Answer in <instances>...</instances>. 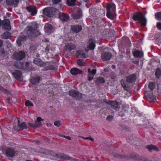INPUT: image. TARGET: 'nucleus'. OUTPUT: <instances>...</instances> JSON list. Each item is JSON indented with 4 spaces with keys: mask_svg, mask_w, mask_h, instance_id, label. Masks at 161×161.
Instances as JSON below:
<instances>
[{
    "mask_svg": "<svg viewBox=\"0 0 161 161\" xmlns=\"http://www.w3.org/2000/svg\"><path fill=\"white\" fill-rule=\"evenodd\" d=\"M38 25L36 24L32 25L31 26H28L25 30V32L29 36H35L39 34V32L36 29Z\"/></svg>",
    "mask_w": 161,
    "mask_h": 161,
    "instance_id": "1",
    "label": "nucleus"
},
{
    "mask_svg": "<svg viewBox=\"0 0 161 161\" xmlns=\"http://www.w3.org/2000/svg\"><path fill=\"white\" fill-rule=\"evenodd\" d=\"M58 11V10L53 7H49L45 8L42 11V13L44 14L51 17L55 13Z\"/></svg>",
    "mask_w": 161,
    "mask_h": 161,
    "instance_id": "2",
    "label": "nucleus"
},
{
    "mask_svg": "<svg viewBox=\"0 0 161 161\" xmlns=\"http://www.w3.org/2000/svg\"><path fill=\"white\" fill-rule=\"evenodd\" d=\"M69 94L70 96L78 99H80L83 97L82 93L74 90H71L69 91Z\"/></svg>",
    "mask_w": 161,
    "mask_h": 161,
    "instance_id": "3",
    "label": "nucleus"
},
{
    "mask_svg": "<svg viewBox=\"0 0 161 161\" xmlns=\"http://www.w3.org/2000/svg\"><path fill=\"white\" fill-rule=\"evenodd\" d=\"M25 53L23 51H20L19 53H16L13 54L14 59L18 60L23 59L25 57Z\"/></svg>",
    "mask_w": 161,
    "mask_h": 161,
    "instance_id": "4",
    "label": "nucleus"
},
{
    "mask_svg": "<svg viewBox=\"0 0 161 161\" xmlns=\"http://www.w3.org/2000/svg\"><path fill=\"white\" fill-rule=\"evenodd\" d=\"M44 30L45 32L48 34L52 33L54 31L53 27L52 25L49 24H45L44 27Z\"/></svg>",
    "mask_w": 161,
    "mask_h": 161,
    "instance_id": "5",
    "label": "nucleus"
},
{
    "mask_svg": "<svg viewBox=\"0 0 161 161\" xmlns=\"http://www.w3.org/2000/svg\"><path fill=\"white\" fill-rule=\"evenodd\" d=\"M95 41L93 39H91L89 40L88 45L87 46V48L85 49L86 52H88L89 49H93L95 47Z\"/></svg>",
    "mask_w": 161,
    "mask_h": 161,
    "instance_id": "6",
    "label": "nucleus"
},
{
    "mask_svg": "<svg viewBox=\"0 0 161 161\" xmlns=\"http://www.w3.org/2000/svg\"><path fill=\"white\" fill-rule=\"evenodd\" d=\"M27 9L32 16L35 15L37 12L36 8L34 6H30L27 8Z\"/></svg>",
    "mask_w": 161,
    "mask_h": 161,
    "instance_id": "7",
    "label": "nucleus"
},
{
    "mask_svg": "<svg viewBox=\"0 0 161 161\" xmlns=\"http://www.w3.org/2000/svg\"><path fill=\"white\" fill-rule=\"evenodd\" d=\"M10 21L8 19L4 20L3 22V28L7 30H10L11 29V26L10 25Z\"/></svg>",
    "mask_w": 161,
    "mask_h": 161,
    "instance_id": "8",
    "label": "nucleus"
},
{
    "mask_svg": "<svg viewBox=\"0 0 161 161\" xmlns=\"http://www.w3.org/2000/svg\"><path fill=\"white\" fill-rule=\"evenodd\" d=\"M5 153L7 156L12 157L14 156L16 152L14 149L10 148H8L6 149Z\"/></svg>",
    "mask_w": 161,
    "mask_h": 161,
    "instance_id": "9",
    "label": "nucleus"
},
{
    "mask_svg": "<svg viewBox=\"0 0 161 161\" xmlns=\"http://www.w3.org/2000/svg\"><path fill=\"white\" fill-rule=\"evenodd\" d=\"M133 19L136 21H138L141 23V13L140 12H136L134 13L133 16Z\"/></svg>",
    "mask_w": 161,
    "mask_h": 161,
    "instance_id": "10",
    "label": "nucleus"
},
{
    "mask_svg": "<svg viewBox=\"0 0 161 161\" xmlns=\"http://www.w3.org/2000/svg\"><path fill=\"white\" fill-rule=\"evenodd\" d=\"M21 0H7L6 3L8 5L17 6Z\"/></svg>",
    "mask_w": 161,
    "mask_h": 161,
    "instance_id": "11",
    "label": "nucleus"
},
{
    "mask_svg": "<svg viewBox=\"0 0 161 161\" xmlns=\"http://www.w3.org/2000/svg\"><path fill=\"white\" fill-rule=\"evenodd\" d=\"M112 57V54L110 53H105L102 55L101 57L103 60H107L110 59Z\"/></svg>",
    "mask_w": 161,
    "mask_h": 161,
    "instance_id": "12",
    "label": "nucleus"
},
{
    "mask_svg": "<svg viewBox=\"0 0 161 161\" xmlns=\"http://www.w3.org/2000/svg\"><path fill=\"white\" fill-rule=\"evenodd\" d=\"M59 17L63 21H67L69 18V15L65 14L60 13Z\"/></svg>",
    "mask_w": 161,
    "mask_h": 161,
    "instance_id": "13",
    "label": "nucleus"
},
{
    "mask_svg": "<svg viewBox=\"0 0 161 161\" xmlns=\"http://www.w3.org/2000/svg\"><path fill=\"white\" fill-rule=\"evenodd\" d=\"M116 6L114 4H108L107 7V12H114L115 11Z\"/></svg>",
    "mask_w": 161,
    "mask_h": 161,
    "instance_id": "14",
    "label": "nucleus"
},
{
    "mask_svg": "<svg viewBox=\"0 0 161 161\" xmlns=\"http://www.w3.org/2000/svg\"><path fill=\"white\" fill-rule=\"evenodd\" d=\"M70 73L73 75H76L78 74H81L82 71L77 68H74L70 70Z\"/></svg>",
    "mask_w": 161,
    "mask_h": 161,
    "instance_id": "15",
    "label": "nucleus"
},
{
    "mask_svg": "<svg viewBox=\"0 0 161 161\" xmlns=\"http://www.w3.org/2000/svg\"><path fill=\"white\" fill-rule=\"evenodd\" d=\"M27 37L26 36L23 35L19 37L17 40V42L19 46H21V42L26 40Z\"/></svg>",
    "mask_w": 161,
    "mask_h": 161,
    "instance_id": "16",
    "label": "nucleus"
},
{
    "mask_svg": "<svg viewBox=\"0 0 161 161\" xmlns=\"http://www.w3.org/2000/svg\"><path fill=\"white\" fill-rule=\"evenodd\" d=\"M65 47L68 51H71L75 49L76 48L75 45L72 43H68L65 46Z\"/></svg>",
    "mask_w": 161,
    "mask_h": 161,
    "instance_id": "17",
    "label": "nucleus"
},
{
    "mask_svg": "<svg viewBox=\"0 0 161 161\" xmlns=\"http://www.w3.org/2000/svg\"><path fill=\"white\" fill-rule=\"evenodd\" d=\"M82 29L81 25L73 26L71 27V30L74 32L77 33L80 31Z\"/></svg>",
    "mask_w": 161,
    "mask_h": 161,
    "instance_id": "18",
    "label": "nucleus"
},
{
    "mask_svg": "<svg viewBox=\"0 0 161 161\" xmlns=\"http://www.w3.org/2000/svg\"><path fill=\"white\" fill-rule=\"evenodd\" d=\"M76 54L81 58H86L88 57L87 54L84 53V51L81 50L78 51L76 52Z\"/></svg>",
    "mask_w": 161,
    "mask_h": 161,
    "instance_id": "19",
    "label": "nucleus"
},
{
    "mask_svg": "<svg viewBox=\"0 0 161 161\" xmlns=\"http://www.w3.org/2000/svg\"><path fill=\"white\" fill-rule=\"evenodd\" d=\"M136 76L135 74H132L127 78V81L129 83H131L136 80Z\"/></svg>",
    "mask_w": 161,
    "mask_h": 161,
    "instance_id": "20",
    "label": "nucleus"
},
{
    "mask_svg": "<svg viewBox=\"0 0 161 161\" xmlns=\"http://www.w3.org/2000/svg\"><path fill=\"white\" fill-rule=\"evenodd\" d=\"M147 148L150 152H152L153 150H155L156 151H159L158 148L155 145H148L147 146Z\"/></svg>",
    "mask_w": 161,
    "mask_h": 161,
    "instance_id": "21",
    "label": "nucleus"
},
{
    "mask_svg": "<svg viewBox=\"0 0 161 161\" xmlns=\"http://www.w3.org/2000/svg\"><path fill=\"white\" fill-rule=\"evenodd\" d=\"M34 63L35 64L41 67H43L44 66V63L38 58H35L34 60Z\"/></svg>",
    "mask_w": 161,
    "mask_h": 161,
    "instance_id": "22",
    "label": "nucleus"
},
{
    "mask_svg": "<svg viewBox=\"0 0 161 161\" xmlns=\"http://www.w3.org/2000/svg\"><path fill=\"white\" fill-rule=\"evenodd\" d=\"M40 80V77L37 76L32 78L31 80V82L34 84H36L39 83Z\"/></svg>",
    "mask_w": 161,
    "mask_h": 161,
    "instance_id": "23",
    "label": "nucleus"
},
{
    "mask_svg": "<svg viewBox=\"0 0 161 161\" xmlns=\"http://www.w3.org/2000/svg\"><path fill=\"white\" fill-rule=\"evenodd\" d=\"M13 74L15 78L19 80L21 76V72L19 70H15L13 73Z\"/></svg>",
    "mask_w": 161,
    "mask_h": 161,
    "instance_id": "24",
    "label": "nucleus"
},
{
    "mask_svg": "<svg viewBox=\"0 0 161 161\" xmlns=\"http://www.w3.org/2000/svg\"><path fill=\"white\" fill-rule=\"evenodd\" d=\"M44 119H42L40 117H38L37 118L36 120L35 121V125L36 128L37 127H39L42 125V124L41 121H43Z\"/></svg>",
    "mask_w": 161,
    "mask_h": 161,
    "instance_id": "25",
    "label": "nucleus"
},
{
    "mask_svg": "<svg viewBox=\"0 0 161 161\" xmlns=\"http://www.w3.org/2000/svg\"><path fill=\"white\" fill-rule=\"evenodd\" d=\"M96 73V71L95 69H93L92 70V73L89 74L88 80L89 81L91 80L93 78L94 75Z\"/></svg>",
    "mask_w": 161,
    "mask_h": 161,
    "instance_id": "26",
    "label": "nucleus"
},
{
    "mask_svg": "<svg viewBox=\"0 0 161 161\" xmlns=\"http://www.w3.org/2000/svg\"><path fill=\"white\" fill-rule=\"evenodd\" d=\"M110 104L114 108L115 110H117V108H119V104L116 102L111 101L110 102Z\"/></svg>",
    "mask_w": 161,
    "mask_h": 161,
    "instance_id": "27",
    "label": "nucleus"
},
{
    "mask_svg": "<svg viewBox=\"0 0 161 161\" xmlns=\"http://www.w3.org/2000/svg\"><path fill=\"white\" fill-rule=\"evenodd\" d=\"M10 36V33L8 31H6L2 34V38L7 39L9 38Z\"/></svg>",
    "mask_w": 161,
    "mask_h": 161,
    "instance_id": "28",
    "label": "nucleus"
},
{
    "mask_svg": "<svg viewBox=\"0 0 161 161\" xmlns=\"http://www.w3.org/2000/svg\"><path fill=\"white\" fill-rule=\"evenodd\" d=\"M18 126L19 130H22L24 129L27 128V126L25 123L23 122L21 124L18 125Z\"/></svg>",
    "mask_w": 161,
    "mask_h": 161,
    "instance_id": "29",
    "label": "nucleus"
},
{
    "mask_svg": "<svg viewBox=\"0 0 161 161\" xmlns=\"http://www.w3.org/2000/svg\"><path fill=\"white\" fill-rule=\"evenodd\" d=\"M76 0H67V4L69 6H74Z\"/></svg>",
    "mask_w": 161,
    "mask_h": 161,
    "instance_id": "30",
    "label": "nucleus"
},
{
    "mask_svg": "<svg viewBox=\"0 0 161 161\" xmlns=\"http://www.w3.org/2000/svg\"><path fill=\"white\" fill-rule=\"evenodd\" d=\"M133 53L135 57L140 58L141 53L140 51L135 50L133 52Z\"/></svg>",
    "mask_w": 161,
    "mask_h": 161,
    "instance_id": "31",
    "label": "nucleus"
},
{
    "mask_svg": "<svg viewBox=\"0 0 161 161\" xmlns=\"http://www.w3.org/2000/svg\"><path fill=\"white\" fill-rule=\"evenodd\" d=\"M147 23L146 19L144 16L142 15V26H145L146 25Z\"/></svg>",
    "mask_w": 161,
    "mask_h": 161,
    "instance_id": "32",
    "label": "nucleus"
},
{
    "mask_svg": "<svg viewBox=\"0 0 161 161\" xmlns=\"http://www.w3.org/2000/svg\"><path fill=\"white\" fill-rule=\"evenodd\" d=\"M155 16L157 20L161 21V12L156 13L155 14Z\"/></svg>",
    "mask_w": 161,
    "mask_h": 161,
    "instance_id": "33",
    "label": "nucleus"
},
{
    "mask_svg": "<svg viewBox=\"0 0 161 161\" xmlns=\"http://www.w3.org/2000/svg\"><path fill=\"white\" fill-rule=\"evenodd\" d=\"M155 40L158 42H161V35L159 34H156L155 36Z\"/></svg>",
    "mask_w": 161,
    "mask_h": 161,
    "instance_id": "34",
    "label": "nucleus"
},
{
    "mask_svg": "<svg viewBox=\"0 0 161 161\" xmlns=\"http://www.w3.org/2000/svg\"><path fill=\"white\" fill-rule=\"evenodd\" d=\"M155 75L157 78H159L161 75V71L159 69H158L155 72Z\"/></svg>",
    "mask_w": 161,
    "mask_h": 161,
    "instance_id": "35",
    "label": "nucleus"
},
{
    "mask_svg": "<svg viewBox=\"0 0 161 161\" xmlns=\"http://www.w3.org/2000/svg\"><path fill=\"white\" fill-rule=\"evenodd\" d=\"M156 87L155 84L153 82H150L148 85V87L150 89L153 90Z\"/></svg>",
    "mask_w": 161,
    "mask_h": 161,
    "instance_id": "36",
    "label": "nucleus"
},
{
    "mask_svg": "<svg viewBox=\"0 0 161 161\" xmlns=\"http://www.w3.org/2000/svg\"><path fill=\"white\" fill-rule=\"evenodd\" d=\"M112 12L108 11L107 12V17L111 19H113L114 18V15L112 14Z\"/></svg>",
    "mask_w": 161,
    "mask_h": 161,
    "instance_id": "37",
    "label": "nucleus"
},
{
    "mask_svg": "<svg viewBox=\"0 0 161 161\" xmlns=\"http://www.w3.org/2000/svg\"><path fill=\"white\" fill-rule=\"evenodd\" d=\"M25 106L27 107H29V106H33V103L31 101L28 100H26V101L25 103Z\"/></svg>",
    "mask_w": 161,
    "mask_h": 161,
    "instance_id": "38",
    "label": "nucleus"
},
{
    "mask_svg": "<svg viewBox=\"0 0 161 161\" xmlns=\"http://www.w3.org/2000/svg\"><path fill=\"white\" fill-rule=\"evenodd\" d=\"M62 158L64 159H69L70 160H72L73 159V158H72L70 157L69 156L65 154H63L62 155Z\"/></svg>",
    "mask_w": 161,
    "mask_h": 161,
    "instance_id": "39",
    "label": "nucleus"
},
{
    "mask_svg": "<svg viewBox=\"0 0 161 161\" xmlns=\"http://www.w3.org/2000/svg\"><path fill=\"white\" fill-rule=\"evenodd\" d=\"M121 84L122 86L125 90H127L128 89V88L127 86L125 84L124 81V80H121Z\"/></svg>",
    "mask_w": 161,
    "mask_h": 161,
    "instance_id": "40",
    "label": "nucleus"
},
{
    "mask_svg": "<svg viewBox=\"0 0 161 161\" xmlns=\"http://www.w3.org/2000/svg\"><path fill=\"white\" fill-rule=\"evenodd\" d=\"M82 16V14L80 12L79 13L75 14L74 16V18L75 19H79Z\"/></svg>",
    "mask_w": 161,
    "mask_h": 161,
    "instance_id": "41",
    "label": "nucleus"
},
{
    "mask_svg": "<svg viewBox=\"0 0 161 161\" xmlns=\"http://www.w3.org/2000/svg\"><path fill=\"white\" fill-rule=\"evenodd\" d=\"M77 64L80 66H83L84 65V63L83 62V61L80 59H78L77 61Z\"/></svg>",
    "mask_w": 161,
    "mask_h": 161,
    "instance_id": "42",
    "label": "nucleus"
},
{
    "mask_svg": "<svg viewBox=\"0 0 161 161\" xmlns=\"http://www.w3.org/2000/svg\"><path fill=\"white\" fill-rule=\"evenodd\" d=\"M97 80L98 82L101 83H103L105 82L104 79L102 77H99L97 79Z\"/></svg>",
    "mask_w": 161,
    "mask_h": 161,
    "instance_id": "43",
    "label": "nucleus"
},
{
    "mask_svg": "<svg viewBox=\"0 0 161 161\" xmlns=\"http://www.w3.org/2000/svg\"><path fill=\"white\" fill-rule=\"evenodd\" d=\"M15 65L18 68H21L23 66V64L20 62H19V63L15 64Z\"/></svg>",
    "mask_w": 161,
    "mask_h": 161,
    "instance_id": "44",
    "label": "nucleus"
},
{
    "mask_svg": "<svg viewBox=\"0 0 161 161\" xmlns=\"http://www.w3.org/2000/svg\"><path fill=\"white\" fill-rule=\"evenodd\" d=\"M54 125L57 127H59L62 124L61 122L59 121H56L54 122Z\"/></svg>",
    "mask_w": 161,
    "mask_h": 161,
    "instance_id": "45",
    "label": "nucleus"
},
{
    "mask_svg": "<svg viewBox=\"0 0 161 161\" xmlns=\"http://www.w3.org/2000/svg\"><path fill=\"white\" fill-rule=\"evenodd\" d=\"M149 97L150 99L152 101L154 102L156 100V97L155 96H150Z\"/></svg>",
    "mask_w": 161,
    "mask_h": 161,
    "instance_id": "46",
    "label": "nucleus"
},
{
    "mask_svg": "<svg viewBox=\"0 0 161 161\" xmlns=\"http://www.w3.org/2000/svg\"><path fill=\"white\" fill-rule=\"evenodd\" d=\"M113 119V117L112 116L109 115L107 118V120L109 121H111Z\"/></svg>",
    "mask_w": 161,
    "mask_h": 161,
    "instance_id": "47",
    "label": "nucleus"
},
{
    "mask_svg": "<svg viewBox=\"0 0 161 161\" xmlns=\"http://www.w3.org/2000/svg\"><path fill=\"white\" fill-rule=\"evenodd\" d=\"M82 138L85 140H89L91 141H94V140L92 138L90 137H82Z\"/></svg>",
    "mask_w": 161,
    "mask_h": 161,
    "instance_id": "48",
    "label": "nucleus"
},
{
    "mask_svg": "<svg viewBox=\"0 0 161 161\" xmlns=\"http://www.w3.org/2000/svg\"><path fill=\"white\" fill-rule=\"evenodd\" d=\"M145 122L146 123V124L145 125H146V126L148 128L150 127V124L148 122V121L146 120L145 121Z\"/></svg>",
    "mask_w": 161,
    "mask_h": 161,
    "instance_id": "49",
    "label": "nucleus"
},
{
    "mask_svg": "<svg viewBox=\"0 0 161 161\" xmlns=\"http://www.w3.org/2000/svg\"><path fill=\"white\" fill-rule=\"evenodd\" d=\"M53 3L54 4H57L59 3L61 1V0H52Z\"/></svg>",
    "mask_w": 161,
    "mask_h": 161,
    "instance_id": "50",
    "label": "nucleus"
},
{
    "mask_svg": "<svg viewBox=\"0 0 161 161\" xmlns=\"http://www.w3.org/2000/svg\"><path fill=\"white\" fill-rule=\"evenodd\" d=\"M157 27L158 29L161 30V23H158L157 24Z\"/></svg>",
    "mask_w": 161,
    "mask_h": 161,
    "instance_id": "51",
    "label": "nucleus"
},
{
    "mask_svg": "<svg viewBox=\"0 0 161 161\" xmlns=\"http://www.w3.org/2000/svg\"><path fill=\"white\" fill-rule=\"evenodd\" d=\"M28 124L29 125L32 127H33L34 128H36V126H35V125H33V124H32L31 123H28Z\"/></svg>",
    "mask_w": 161,
    "mask_h": 161,
    "instance_id": "52",
    "label": "nucleus"
},
{
    "mask_svg": "<svg viewBox=\"0 0 161 161\" xmlns=\"http://www.w3.org/2000/svg\"><path fill=\"white\" fill-rule=\"evenodd\" d=\"M149 159L147 158H145V157L142 158V161H149Z\"/></svg>",
    "mask_w": 161,
    "mask_h": 161,
    "instance_id": "53",
    "label": "nucleus"
},
{
    "mask_svg": "<svg viewBox=\"0 0 161 161\" xmlns=\"http://www.w3.org/2000/svg\"><path fill=\"white\" fill-rule=\"evenodd\" d=\"M63 137L64 138H65L67 139H68L69 140H71L70 137L69 136H63Z\"/></svg>",
    "mask_w": 161,
    "mask_h": 161,
    "instance_id": "54",
    "label": "nucleus"
},
{
    "mask_svg": "<svg viewBox=\"0 0 161 161\" xmlns=\"http://www.w3.org/2000/svg\"><path fill=\"white\" fill-rule=\"evenodd\" d=\"M48 50H49L48 48V47H47L45 48V52L46 53H47L48 51Z\"/></svg>",
    "mask_w": 161,
    "mask_h": 161,
    "instance_id": "55",
    "label": "nucleus"
},
{
    "mask_svg": "<svg viewBox=\"0 0 161 161\" xmlns=\"http://www.w3.org/2000/svg\"><path fill=\"white\" fill-rule=\"evenodd\" d=\"M0 90L2 91H4V89L2 86H0Z\"/></svg>",
    "mask_w": 161,
    "mask_h": 161,
    "instance_id": "56",
    "label": "nucleus"
},
{
    "mask_svg": "<svg viewBox=\"0 0 161 161\" xmlns=\"http://www.w3.org/2000/svg\"><path fill=\"white\" fill-rule=\"evenodd\" d=\"M92 71H91V69H88V72L89 74L92 73Z\"/></svg>",
    "mask_w": 161,
    "mask_h": 161,
    "instance_id": "57",
    "label": "nucleus"
},
{
    "mask_svg": "<svg viewBox=\"0 0 161 161\" xmlns=\"http://www.w3.org/2000/svg\"><path fill=\"white\" fill-rule=\"evenodd\" d=\"M2 44L3 42L1 40H0V47L2 46Z\"/></svg>",
    "mask_w": 161,
    "mask_h": 161,
    "instance_id": "58",
    "label": "nucleus"
},
{
    "mask_svg": "<svg viewBox=\"0 0 161 161\" xmlns=\"http://www.w3.org/2000/svg\"><path fill=\"white\" fill-rule=\"evenodd\" d=\"M14 130H18V129L17 128V127L15 126H14Z\"/></svg>",
    "mask_w": 161,
    "mask_h": 161,
    "instance_id": "59",
    "label": "nucleus"
},
{
    "mask_svg": "<svg viewBox=\"0 0 161 161\" xmlns=\"http://www.w3.org/2000/svg\"><path fill=\"white\" fill-rule=\"evenodd\" d=\"M149 161H156L155 159H149Z\"/></svg>",
    "mask_w": 161,
    "mask_h": 161,
    "instance_id": "60",
    "label": "nucleus"
},
{
    "mask_svg": "<svg viewBox=\"0 0 161 161\" xmlns=\"http://www.w3.org/2000/svg\"><path fill=\"white\" fill-rule=\"evenodd\" d=\"M2 24V22L1 20L0 19V27L1 26Z\"/></svg>",
    "mask_w": 161,
    "mask_h": 161,
    "instance_id": "61",
    "label": "nucleus"
},
{
    "mask_svg": "<svg viewBox=\"0 0 161 161\" xmlns=\"http://www.w3.org/2000/svg\"><path fill=\"white\" fill-rule=\"evenodd\" d=\"M141 56H142V57L143 56V53H142V55H141Z\"/></svg>",
    "mask_w": 161,
    "mask_h": 161,
    "instance_id": "62",
    "label": "nucleus"
},
{
    "mask_svg": "<svg viewBox=\"0 0 161 161\" xmlns=\"http://www.w3.org/2000/svg\"><path fill=\"white\" fill-rule=\"evenodd\" d=\"M36 142L37 144H39V142L38 141H36Z\"/></svg>",
    "mask_w": 161,
    "mask_h": 161,
    "instance_id": "63",
    "label": "nucleus"
},
{
    "mask_svg": "<svg viewBox=\"0 0 161 161\" xmlns=\"http://www.w3.org/2000/svg\"><path fill=\"white\" fill-rule=\"evenodd\" d=\"M26 161H32L31 160H26Z\"/></svg>",
    "mask_w": 161,
    "mask_h": 161,
    "instance_id": "64",
    "label": "nucleus"
}]
</instances>
